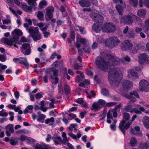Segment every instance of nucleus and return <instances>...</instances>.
<instances>
[{
  "mask_svg": "<svg viewBox=\"0 0 149 149\" xmlns=\"http://www.w3.org/2000/svg\"><path fill=\"white\" fill-rule=\"evenodd\" d=\"M101 57L97 58L95 63L98 67L105 72L111 69L108 74V79L111 86L116 88L118 86L123 79V75L119 69L114 68L115 66L120 64V60L117 57H114L110 55L101 54Z\"/></svg>",
  "mask_w": 149,
  "mask_h": 149,
  "instance_id": "nucleus-1",
  "label": "nucleus"
},
{
  "mask_svg": "<svg viewBox=\"0 0 149 149\" xmlns=\"http://www.w3.org/2000/svg\"><path fill=\"white\" fill-rule=\"evenodd\" d=\"M120 42V41L116 37L113 36L108 38L106 40H103L100 43H102L106 46L112 48L117 45Z\"/></svg>",
  "mask_w": 149,
  "mask_h": 149,
  "instance_id": "nucleus-2",
  "label": "nucleus"
},
{
  "mask_svg": "<svg viewBox=\"0 0 149 149\" xmlns=\"http://www.w3.org/2000/svg\"><path fill=\"white\" fill-rule=\"evenodd\" d=\"M134 19L137 21L140 19V18L137 16L131 13L124 16L120 18V19L121 23L124 24H131L133 23Z\"/></svg>",
  "mask_w": 149,
  "mask_h": 149,
  "instance_id": "nucleus-3",
  "label": "nucleus"
},
{
  "mask_svg": "<svg viewBox=\"0 0 149 149\" xmlns=\"http://www.w3.org/2000/svg\"><path fill=\"white\" fill-rule=\"evenodd\" d=\"M28 32L31 34L32 37L35 41L39 40L41 38V36L39 33V29L37 27L34 28L30 27L26 29Z\"/></svg>",
  "mask_w": 149,
  "mask_h": 149,
  "instance_id": "nucleus-4",
  "label": "nucleus"
},
{
  "mask_svg": "<svg viewBox=\"0 0 149 149\" xmlns=\"http://www.w3.org/2000/svg\"><path fill=\"white\" fill-rule=\"evenodd\" d=\"M3 41L6 45L10 46H14L17 48H18V47L16 44L20 45L21 44L19 42L18 38L14 37L12 38H3Z\"/></svg>",
  "mask_w": 149,
  "mask_h": 149,
  "instance_id": "nucleus-5",
  "label": "nucleus"
},
{
  "mask_svg": "<svg viewBox=\"0 0 149 149\" xmlns=\"http://www.w3.org/2000/svg\"><path fill=\"white\" fill-rule=\"evenodd\" d=\"M116 29V26L115 24L111 23H106L104 24L102 30L103 32H112Z\"/></svg>",
  "mask_w": 149,
  "mask_h": 149,
  "instance_id": "nucleus-6",
  "label": "nucleus"
},
{
  "mask_svg": "<svg viewBox=\"0 0 149 149\" xmlns=\"http://www.w3.org/2000/svg\"><path fill=\"white\" fill-rule=\"evenodd\" d=\"M139 89L141 91H149V82L146 80H141L139 83Z\"/></svg>",
  "mask_w": 149,
  "mask_h": 149,
  "instance_id": "nucleus-7",
  "label": "nucleus"
},
{
  "mask_svg": "<svg viewBox=\"0 0 149 149\" xmlns=\"http://www.w3.org/2000/svg\"><path fill=\"white\" fill-rule=\"evenodd\" d=\"M131 124L132 122L130 121H128L126 123V121L122 120L120 122L119 127L124 135L125 134V130L128 129Z\"/></svg>",
  "mask_w": 149,
  "mask_h": 149,
  "instance_id": "nucleus-8",
  "label": "nucleus"
},
{
  "mask_svg": "<svg viewBox=\"0 0 149 149\" xmlns=\"http://www.w3.org/2000/svg\"><path fill=\"white\" fill-rule=\"evenodd\" d=\"M149 57L145 53L140 54L139 56V62L141 64H149Z\"/></svg>",
  "mask_w": 149,
  "mask_h": 149,
  "instance_id": "nucleus-9",
  "label": "nucleus"
},
{
  "mask_svg": "<svg viewBox=\"0 0 149 149\" xmlns=\"http://www.w3.org/2000/svg\"><path fill=\"white\" fill-rule=\"evenodd\" d=\"M13 60L16 63L22 64L26 67H28L29 66L27 58L26 57L15 58Z\"/></svg>",
  "mask_w": 149,
  "mask_h": 149,
  "instance_id": "nucleus-10",
  "label": "nucleus"
},
{
  "mask_svg": "<svg viewBox=\"0 0 149 149\" xmlns=\"http://www.w3.org/2000/svg\"><path fill=\"white\" fill-rule=\"evenodd\" d=\"M133 46L132 44L128 40H125L122 42L121 49L123 50H130Z\"/></svg>",
  "mask_w": 149,
  "mask_h": 149,
  "instance_id": "nucleus-11",
  "label": "nucleus"
},
{
  "mask_svg": "<svg viewBox=\"0 0 149 149\" xmlns=\"http://www.w3.org/2000/svg\"><path fill=\"white\" fill-rule=\"evenodd\" d=\"M122 85L124 90L128 91L132 88L133 83L131 81L125 80L123 82Z\"/></svg>",
  "mask_w": 149,
  "mask_h": 149,
  "instance_id": "nucleus-12",
  "label": "nucleus"
},
{
  "mask_svg": "<svg viewBox=\"0 0 149 149\" xmlns=\"http://www.w3.org/2000/svg\"><path fill=\"white\" fill-rule=\"evenodd\" d=\"M46 15L47 17L50 19L53 16V13L54 11V8L52 6H49L47 7L45 9Z\"/></svg>",
  "mask_w": 149,
  "mask_h": 149,
  "instance_id": "nucleus-13",
  "label": "nucleus"
},
{
  "mask_svg": "<svg viewBox=\"0 0 149 149\" xmlns=\"http://www.w3.org/2000/svg\"><path fill=\"white\" fill-rule=\"evenodd\" d=\"M14 125L12 124H10L8 125L6 127V134L7 136H10V133H13L14 132Z\"/></svg>",
  "mask_w": 149,
  "mask_h": 149,
  "instance_id": "nucleus-14",
  "label": "nucleus"
},
{
  "mask_svg": "<svg viewBox=\"0 0 149 149\" xmlns=\"http://www.w3.org/2000/svg\"><path fill=\"white\" fill-rule=\"evenodd\" d=\"M76 73L77 74H79L81 77H80L79 75H77L75 78V81L77 83H79L82 81L81 78L84 79L85 77L83 73L79 70H77Z\"/></svg>",
  "mask_w": 149,
  "mask_h": 149,
  "instance_id": "nucleus-15",
  "label": "nucleus"
},
{
  "mask_svg": "<svg viewBox=\"0 0 149 149\" xmlns=\"http://www.w3.org/2000/svg\"><path fill=\"white\" fill-rule=\"evenodd\" d=\"M79 3L80 6L82 7H88L91 5V3L88 1H86V0H80L79 1Z\"/></svg>",
  "mask_w": 149,
  "mask_h": 149,
  "instance_id": "nucleus-16",
  "label": "nucleus"
},
{
  "mask_svg": "<svg viewBox=\"0 0 149 149\" xmlns=\"http://www.w3.org/2000/svg\"><path fill=\"white\" fill-rule=\"evenodd\" d=\"M38 117L37 119V120L41 123H43L44 120L46 117V116L41 113L40 111H38L37 113Z\"/></svg>",
  "mask_w": 149,
  "mask_h": 149,
  "instance_id": "nucleus-17",
  "label": "nucleus"
},
{
  "mask_svg": "<svg viewBox=\"0 0 149 149\" xmlns=\"http://www.w3.org/2000/svg\"><path fill=\"white\" fill-rule=\"evenodd\" d=\"M22 8L25 11L27 12H32V8L26 4H23L21 5Z\"/></svg>",
  "mask_w": 149,
  "mask_h": 149,
  "instance_id": "nucleus-18",
  "label": "nucleus"
},
{
  "mask_svg": "<svg viewBox=\"0 0 149 149\" xmlns=\"http://www.w3.org/2000/svg\"><path fill=\"white\" fill-rule=\"evenodd\" d=\"M143 122L145 127L147 129H149V117L145 116L143 120Z\"/></svg>",
  "mask_w": 149,
  "mask_h": 149,
  "instance_id": "nucleus-19",
  "label": "nucleus"
},
{
  "mask_svg": "<svg viewBox=\"0 0 149 149\" xmlns=\"http://www.w3.org/2000/svg\"><path fill=\"white\" fill-rule=\"evenodd\" d=\"M146 11L145 9H140L138 10L137 14L139 17L144 18L146 15Z\"/></svg>",
  "mask_w": 149,
  "mask_h": 149,
  "instance_id": "nucleus-20",
  "label": "nucleus"
},
{
  "mask_svg": "<svg viewBox=\"0 0 149 149\" xmlns=\"http://www.w3.org/2000/svg\"><path fill=\"white\" fill-rule=\"evenodd\" d=\"M35 149H52V148L48 145H39L35 146Z\"/></svg>",
  "mask_w": 149,
  "mask_h": 149,
  "instance_id": "nucleus-21",
  "label": "nucleus"
},
{
  "mask_svg": "<svg viewBox=\"0 0 149 149\" xmlns=\"http://www.w3.org/2000/svg\"><path fill=\"white\" fill-rule=\"evenodd\" d=\"M92 29L93 30L96 32L98 33L101 31L102 28H101L100 27V24H94L93 26Z\"/></svg>",
  "mask_w": 149,
  "mask_h": 149,
  "instance_id": "nucleus-22",
  "label": "nucleus"
},
{
  "mask_svg": "<svg viewBox=\"0 0 149 149\" xmlns=\"http://www.w3.org/2000/svg\"><path fill=\"white\" fill-rule=\"evenodd\" d=\"M54 141L56 145H57L61 144H63V142L60 136L54 137Z\"/></svg>",
  "mask_w": 149,
  "mask_h": 149,
  "instance_id": "nucleus-23",
  "label": "nucleus"
},
{
  "mask_svg": "<svg viewBox=\"0 0 149 149\" xmlns=\"http://www.w3.org/2000/svg\"><path fill=\"white\" fill-rule=\"evenodd\" d=\"M94 20L96 22L99 23L100 22L103 21V17L100 15H97L95 17Z\"/></svg>",
  "mask_w": 149,
  "mask_h": 149,
  "instance_id": "nucleus-24",
  "label": "nucleus"
},
{
  "mask_svg": "<svg viewBox=\"0 0 149 149\" xmlns=\"http://www.w3.org/2000/svg\"><path fill=\"white\" fill-rule=\"evenodd\" d=\"M77 42H80L81 44H82L83 45H85L86 42V40L84 38H81L79 35H78L77 36Z\"/></svg>",
  "mask_w": 149,
  "mask_h": 149,
  "instance_id": "nucleus-25",
  "label": "nucleus"
},
{
  "mask_svg": "<svg viewBox=\"0 0 149 149\" xmlns=\"http://www.w3.org/2000/svg\"><path fill=\"white\" fill-rule=\"evenodd\" d=\"M54 122V119L53 117H51L46 119L45 123L46 124H49V125H52Z\"/></svg>",
  "mask_w": 149,
  "mask_h": 149,
  "instance_id": "nucleus-26",
  "label": "nucleus"
},
{
  "mask_svg": "<svg viewBox=\"0 0 149 149\" xmlns=\"http://www.w3.org/2000/svg\"><path fill=\"white\" fill-rule=\"evenodd\" d=\"M100 108V106L99 103L97 102H95L92 105L91 110L96 111H98Z\"/></svg>",
  "mask_w": 149,
  "mask_h": 149,
  "instance_id": "nucleus-27",
  "label": "nucleus"
},
{
  "mask_svg": "<svg viewBox=\"0 0 149 149\" xmlns=\"http://www.w3.org/2000/svg\"><path fill=\"white\" fill-rule=\"evenodd\" d=\"M116 8L117 10L119 15L122 16L123 15V10L121 5L119 4L117 5L116 6Z\"/></svg>",
  "mask_w": 149,
  "mask_h": 149,
  "instance_id": "nucleus-28",
  "label": "nucleus"
},
{
  "mask_svg": "<svg viewBox=\"0 0 149 149\" xmlns=\"http://www.w3.org/2000/svg\"><path fill=\"white\" fill-rule=\"evenodd\" d=\"M63 88L66 95H68L70 93L71 89L69 86L67 84H64Z\"/></svg>",
  "mask_w": 149,
  "mask_h": 149,
  "instance_id": "nucleus-29",
  "label": "nucleus"
},
{
  "mask_svg": "<svg viewBox=\"0 0 149 149\" xmlns=\"http://www.w3.org/2000/svg\"><path fill=\"white\" fill-rule=\"evenodd\" d=\"M30 48H31V46L30 44L29 43H23L21 48V51L22 53H23V51Z\"/></svg>",
  "mask_w": 149,
  "mask_h": 149,
  "instance_id": "nucleus-30",
  "label": "nucleus"
},
{
  "mask_svg": "<svg viewBox=\"0 0 149 149\" xmlns=\"http://www.w3.org/2000/svg\"><path fill=\"white\" fill-rule=\"evenodd\" d=\"M62 136L63 138V140L62 141L63 144H65L68 141V140L66 136V133L64 132H62Z\"/></svg>",
  "mask_w": 149,
  "mask_h": 149,
  "instance_id": "nucleus-31",
  "label": "nucleus"
},
{
  "mask_svg": "<svg viewBox=\"0 0 149 149\" xmlns=\"http://www.w3.org/2000/svg\"><path fill=\"white\" fill-rule=\"evenodd\" d=\"M130 5L134 7H136L138 4V0H128Z\"/></svg>",
  "mask_w": 149,
  "mask_h": 149,
  "instance_id": "nucleus-32",
  "label": "nucleus"
},
{
  "mask_svg": "<svg viewBox=\"0 0 149 149\" xmlns=\"http://www.w3.org/2000/svg\"><path fill=\"white\" fill-rule=\"evenodd\" d=\"M125 110L127 112H130L131 113H132L134 111V108L132 107L131 105H127L125 106L124 108Z\"/></svg>",
  "mask_w": 149,
  "mask_h": 149,
  "instance_id": "nucleus-33",
  "label": "nucleus"
},
{
  "mask_svg": "<svg viewBox=\"0 0 149 149\" xmlns=\"http://www.w3.org/2000/svg\"><path fill=\"white\" fill-rule=\"evenodd\" d=\"M135 130L136 132H139L140 130V128L138 126H135L134 127V129L133 128H132L131 129V132L134 135H137L138 134V133L136 132L135 131Z\"/></svg>",
  "mask_w": 149,
  "mask_h": 149,
  "instance_id": "nucleus-34",
  "label": "nucleus"
},
{
  "mask_svg": "<svg viewBox=\"0 0 149 149\" xmlns=\"http://www.w3.org/2000/svg\"><path fill=\"white\" fill-rule=\"evenodd\" d=\"M137 141L135 138L132 137L130 143V145L132 146H135L136 144Z\"/></svg>",
  "mask_w": 149,
  "mask_h": 149,
  "instance_id": "nucleus-35",
  "label": "nucleus"
},
{
  "mask_svg": "<svg viewBox=\"0 0 149 149\" xmlns=\"http://www.w3.org/2000/svg\"><path fill=\"white\" fill-rule=\"evenodd\" d=\"M130 114L127 113H123V119L122 120L128 121L130 119Z\"/></svg>",
  "mask_w": 149,
  "mask_h": 149,
  "instance_id": "nucleus-36",
  "label": "nucleus"
},
{
  "mask_svg": "<svg viewBox=\"0 0 149 149\" xmlns=\"http://www.w3.org/2000/svg\"><path fill=\"white\" fill-rule=\"evenodd\" d=\"M128 75L129 76L131 75L132 76L136 77H138L137 73L132 70H130L128 71Z\"/></svg>",
  "mask_w": 149,
  "mask_h": 149,
  "instance_id": "nucleus-37",
  "label": "nucleus"
},
{
  "mask_svg": "<svg viewBox=\"0 0 149 149\" xmlns=\"http://www.w3.org/2000/svg\"><path fill=\"white\" fill-rule=\"evenodd\" d=\"M47 5V3L46 1L45 0H42L40 3L39 6L41 9L45 7Z\"/></svg>",
  "mask_w": 149,
  "mask_h": 149,
  "instance_id": "nucleus-38",
  "label": "nucleus"
},
{
  "mask_svg": "<svg viewBox=\"0 0 149 149\" xmlns=\"http://www.w3.org/2000/svg\"><path fill=\"white\" fill-rule=\"evenodd\" d=\"M79 29L82 34H84L85 33V31H84V27L79 26H76L75 27V29L76 30H78Z\"/></svg>",
  "mask_w": 149,
  "mask_h": 149,
  "instance_id": "nucleus-39",
  "label": "nucleus"
},
{
  "mask_svg": "<svg viewBox=\"0 0 149 149\" xmlns=\"http://www.w3.org/2000/svg\"><path fill=\"white\" fill-rule=\"evenodd\" d=\"M37 17L39 19L41 20L42 19V18L44 17V14L42 11H39L37 13Z\"/></svg>",
  "mask_w": 149,
  "mask_h": 149,
  "instance_id": "nucleus-40",
  "label": "nucleus"
},
{
  "mask_svg": "<svg viewBox=\"0 0 149 149\" xmlns=\"http://www.w3.org/2000/svg\"><path fill=\"white\" fill-rule=\"evenodd\" d=\"M13 34L16 35L21 36L22 35L23 33L21 31L18 29H15L13 31Z\"/></svg>",
  "mask_w": 149,
  "mask_h": 149,
  "instance_id": "nucleus-41",
  "label": "nucleus"
},
{
  "mask_svg": "<svg viewBox=\"0 0 149 149\" xmlns=\"http://www.w3.org/2000/svg\"><path fill=\"white\" fill-rule=\"evenodd\" d=\"M83 50L86 53H89L90 52V48L88 46L86 45H83Z\"/></svg>",
  "mask_w": 149,
  "mask_h": 149,
  "instance_id": "nucleus-42",
  "label": "nucleus"
},
{
  "mask_svg": "<svg viewBox=\"0 0 149 149\" xmlns=\"http://www.w3.org/2000/svg\"><path fill=\"white\" fill-rule=\"evenodd\" d=\"M144 27L147 30L149 31V18L145 20Z\"/></svg>",
  "mask_w": 149,
  "mask_h": 149,
  "instance_id": "nucleus-43",
  "label": "nucleus"
},
{
  "mask_svg": "<svg viewBox=\"0 0 149 149\" xmlns=\"http://www.w3.org/2000/svg\"><path fill=\"white\" fill-rule=\"evenodd\" d=\"M110 110L111 112H112V113H111L112 116L114 118H116L118 114L116 109H111Z\"/></svg>",
  "mask_w": 149,
  "mask_h": 149,
  "instance_id": "nucleus-44",
  "label": "nucleus"
},
{
  "mask_svg": "<svg viewBox=\"0 0 149 149\" xmlns=\"http://www.w3.org/2000/svg\"><path fill=\"white\" fill-rule=\"evenodd\" d=\"M82 65L81 64L76 63L74 64L73 65V68L74 69L77 70L81 68Z\"/></svg>",
  "mask_w": 149,
  "mask_h": 149,
  "instance_id": "nucleus-45",
  "label": "nucleus"
},
{
  "mask_svg": "<svg viewBox=\"0 0 149 149\" xmlns=\"http://www.w3.org/2000/svg\"><path fill=\"white\" fill-rule=\"evenodd\" d=\"M28 4L29 5H31L33 6H35L37 5L35 1L33 0H26Z\"/></svg>",
  "mask_w": 149,
  "mask_h": 149,
  "instance_id": "nucleus-46",
  "label": "nucleus"
},
{
  "mask_svg": "<svg viewBox=\"0 0 149 149\" xmlns=\"http://www.w3.org/2000/svg\"><path fill=\"white\" fill-rule=\"evenodd\" d=\"M18 143L17 140L15 139H12L10 140V143L12 145H15Z\"/></svg>",
  "mask_w": 149,
  "mask_h": 149,
  "instance_id": "nucleus-47",
  "label": "nucleus"
},
{
  "mask_svg": "<svg viewBox=\"0 0 149 149\" xmlns=\"http://www.w3.org/2000/svg\"><path fill=\"white\" fill-rule=\"evenodd\" d=\"M130 94L131 96L134 95L137 98H139V95L137 92L136 91H134L132 92H130Z\"/></svg>",
  "mask_w": 149,
  "mask_h": 149,
  "instance_id": "nucleus-48",
  "label": "nucleus"
},
{
  "mask_svg": "<svg viewBox=\"0 0 149 149\" xmlns=\"http://www.w3.org/2000/svg\"><path fill=\"white\" fill-rule=\"evenodd\" d=\"M132 96L127 94H126L125 95V96L127 99L131 100L133 102H135L136 101V98L135 97H132Z\"/></svg>",
  "mask_w": 149,
  "mask_h": 149,
  "instance_id": "nucleus-49",
  "label": "nucleus"
},
{
  "mask_svg": "<svg viewBox=\"0 0 149 149\" xmlns=\"http://www.w3.org/2000/svg\"><path fill=\"white\" fill-rule=\"evenodd\" d=\"M0 73H2L3 72L2 70H4L7 68V66L4 65H2L0 63Z\"/></svg>",
  "mask_w": 149,
  "mask_h": 149,
  "instance_id": "nucleus-50",
  "label": "nucleus"
},
{
  "mask_svg": "<svg viewBox=\"0 0 149 149\" xmlns=\"http://www.w3.org/2000/svg\"><path fill=\"white\" fill-rule=\"evenodd\" d=\"M31 48H28L25 49L24 51H23V54L25 55H29L31 53Z\"/></svg>",
  "mask_w": 149,
  "mask_h": 149,
  "instance_id": "nucleus-51",
  "label": "nucleus"
},
{
  "mask_svg": "<svg viewBox=\"0 0 149 149\" xmlns=\"http://www.w3.org/2000/svg\"><path fill=\"white\" fill-rule=\"evenodd\" d=\"M44 102V101H41V106L40 107L39 109L43 112H45L47 111V107H44L43 106V105L42 104V102Z\"/></svg>",
  "mask_w": 149,
  "mask_h": 149,
  "instance_id": "nucleus-52",
  "label": "nucleus"
},
{
  "mask_svg": "<svg viewBox=\"0 0 149 149\" xmlns=\"http://www.w3.org/2000/svg\"><path fill=\"white\" fill-rule=\"evenodd\" d=\"M86 73L87 75L91 77H92L93 76V73L91 71V68L87 69Z\"/></svg>",
  "mask_w": 149,
  "mask_h": 149,
  "instance_id": "nucleus-53",
  "label": "nucleus"
},
{
  "mask_svg": "<svg viewBox=\"0 0 149 149\" xmlns=\"http://www.w3.org/2000/svg\"><path fill=\"white\" fill-rule=\"evenodd\" d=\"M111 113H112V112H111L110 109L107 114V119H113V116H112Z\"/></svg>",
  "mask_w": 149,
  "mask_h": 149,
  "instance_id": "nucleus-54",
  "label": "nucleus"
},
{
  "mask_svg": "<svg viewBox=\"0 0 149 149\" xmlns=\"http://www.w3.org/2000/svg\"><path fill=\"white\" fill-rule=\"evenodd\" d=\"M6 60V57L4 55L0 54V61L4 62Z\"/></svg>",
  "mask_w": 149,
  "mask_h": 149,
  "instance_id": "nucleus-55",
  "label": "nucleus"
},
{
  "mask_svg": "<svg viewBox=\"0 0 149 149\" xmlns=\"http://www.w3.org/2000/svg\"><path fill=\"white\" fill-rule=\"evenodd\" d=\"M143 4L147 8H149V0H144Z\"/></svg>",
  "mask_w": 149,
  "mask_h": 149,
  "instance_id": "nucleus-56",
  "label": "nucleus"
},
{
  "mask_svg": "<svg viewBox=\"0 0 149 149\" xmlns=\"http://www.w3.org/2000/svg\"><path fill=\"white\" fill-rule=\"evenodd\" d=\"M98 103L101 105L104 106L106 105V102L103 100L100 99L98 101Z\"/></svg>",
  "mask_w": 149,
  "mask_h": 149,
  "instance_id": "nucleus-57",
  "label": "nucleus"
},
{
  "mask_svg": "<svg viewBox=\"0 0 149 149\" xmlns=\"http://www.w3.org/2000/svg\"><path fill=\"white\" fill-rule=\"evenodd\" d=\"M102 93L103 95H106L108 94L109 91L105 88H103L102 90Z\"/></svg>",
  "mask_w": 149,
  "mask_h": 149,
  "instance_id": "nucleus-58",
  "label": "nucleus"
},
{
  "mask_svg": "<svg viewBox=\"0 0 149 149\" xmlns=\"http://www.w3.org/2000/svg\"><path fill=\"white\" fill-rule=\"evenodd\" d=\"M84 100L83 98H79L77 99L76 100V102L77 103H78L81 104L83 103V102L84 101Z\"/></svg>",
  "mask_w": 149,
  "mask_h": 149,
  "instance_id": "nucleus-59",
  "label": "nucleus"
},
{
  "mask_svg": "<svg viewBox=\"0 0 149 149\" xmlns=\"http://www.w3.org/2000/svg\"><path fill=\"white\" fill-rule=\"evenodd\" d=\"M8 116V113L4 111H0V116L6 117Z\"/></svg>",
  "mask_w": 149,
  "mask_h": 149,
  "instance_id": "nucleus-60",
  "label": "nucleus"
},
{
  "mask_svg": "<svg viewBox=\"0 0 149 149\" xmlns=\"http://www.w3.org/2000/svg\"><path fill=\"white\" fill-rule=\"evenodd\" d=\"M35 98L38 100L40 99V98L42 97V95L40 93H37L35 95Z\"/></svg>",
  "mask_w": 149,
  "mask_h": 149,
  "instance_id": "nucleus-61",
  "label": "nucleus"
},
{
  "mask_svg": "<svg viewBox=\"0 0 149 149\" xmlns=\"http://www.w3.org/2000/svg\"><path fill=\"white\" fill-rule=\"evenodd\" d=\"M68 116L71 118L72 119H74L76 117V115L73 113H70L68 114Z\"/></svg>",
  "mask_w": 149,
  "mask_h": 149,
  "instance_id": "nucleus-62",
  "label": "nucleus"
},
{
  "mask_svg": "<svg viewBox=\"0 0 149 149\" xmlns=\"http://www.w3.org/2000/svg\"><path fill=\"white\" fill-rule=\"evenodd\" d=\"M127 36L130 38H133L134 36V33L132 31L129 32Z\"/></svg>",
  "mask_w": 149,
  "mask_h": 149,
  "instance_id": "nucleus-63",
  "label": "nucleus"
},
{
  "mask_svg": "<svg viewBox=\"0 0 149 149\" xmlns=\"http://www.w3.org/2000/svg\"><path fill=\"white\" fill-rule=\"evenodd\" d=\"M144 146L146 149H149V142L148 141H146L144 144Z\"/></svg>",
  "mask_w": 149,
  "mask_h": 149,
  "instance_id": "nucleus-64",
  "label": "nucleus"
}]
</instances>
